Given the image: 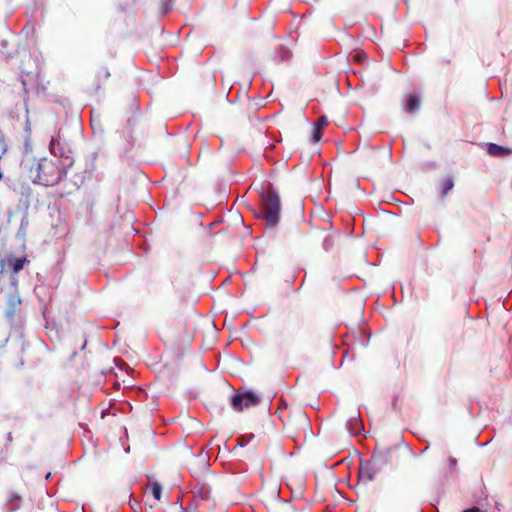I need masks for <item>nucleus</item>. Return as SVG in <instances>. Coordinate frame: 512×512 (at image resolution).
Here are the masks:
<instances>
[{
	"instance_id": "nucleus-12",
	"label": "nucleus",
	"mask_w": 512,
	"mask_h": 512,
	"mask_svg": "<svg viewBox=\"0 0 512 512\" xmlns=\"http://www.w3.org/2000/svg\"><path fill=\"white\" fill-rule=\"evenodd\" d=\"M148 487L151 490L153 497L158 501L161 500L162 486L158 482H152Z\"/></svg>"
},
{
	"instance_id": "nucleus-14",
	"label": "nucleus",
	"mask_w": 512,
	"mask_h": 512,
	"mask_svg": "<svg viewBox=\"0 0 512 512\" xmlns=\"http://www.w3.org/2000/svg\"><path fill=\"white\" fill-rule=\"evenodd\" d=\"M312 138L314 140V142H318L321 140L322 138V129H321V126H315L314 129H313V134H312Z\"/></svg>"
},
{
	"instance_id": "nucleus-9",
	"label": "nucleus",
	"mask_w": 512,
	"mask_h": 512,
	"mask_svg": "<svg viewBox=\"0 0 512 512\" xmlns=\"http://www.w3.org/2000/svg\"><path fill=\"white\" fill-rule=\"evenodd\" d=\"M454 187V180H453V177L452 176H445L439 186H438V190H439V193H440V196L442 198H445L448 194L449 191H451Z\"/></svg>"
},
{
	"instance_id": "nucleus-16",
	"label": "nucleus",
	"mask_w": 512,
	"mask_h": 512,
	"mask_svg": "<svg viewBox=\"0 0 512 512\" xmlns=\"http://www.w3.org/2000/svg\"><path fill=\"white\" fill-rule=\"evenodd\" d=\"M8 499H9V501H10V502H14V501H16V500H20V499H21V497H20V495H18V494H17V493H15V492H10V493H9V496H8Z\"/></svg>"
},
{
	"instance_id": "nucleus-15",
	"label": "nucleus",
	"mask_w": 512,
	"mask_h": 512,
	"mask_svg": "<svg viewBox=\"0 0 512 512\" xmlns=\"http://www.w3.org/2000/svg\"><path fill=\"white\" fill-rule=\"evenodd\" d=\"M328 124V120L325 116H322L318 119V123L315 126H321V129Z\"/></svg>"
},
{
	"instance_id": "nucleus-13",
	"label": "nucleus",
	"mask_w": 512,
	"mask_h": 512,
	"mask_svg": "<svg viewBox=\"0 0 512 512\" xmlns=\"http://www.w3.org/2000/svg\"><path fill=\"white\" fill-rule=\"evenodd\" d=\"M304 326V320L297 317L292 323V330L296 333L301 332L304 329Z\"/></svg>"
},
{
	"instance_id": "nucleus-6",
	"label": "nucleus",
	"mask_w": 512,
	"mask_h": 512,
	"mask_svg": "<svg viewBox=\"0 0 512 512\" xmlns=\"http://www.w3.org/2000/svg\"><path fill=\"white\" fill-rule=\"evenodd\" d=\"M110 77V73L106 68L101 69L98 71L97 75L95 76V79L93 80L91 84V91L93 93H97L101 87L102 83L106 82Z\"/></svg>"
},
{
	"instance_id": "nucleus-4",
	"label": "nucleus",
	"mask_w": 512,
	"mask_h": 512,
	"mask_svg": "<svg viewBox=\"0 0 512 512\" xmlns=\"http://www.w3.org/2000/svg\"><path fill=\"white\" fill-rule=\"evenodd\" d=\"M260 403V398L253 392H245L235 394L231 399V405L237 412H241L244 409L255 407Z\"/></svg>"
},
{
	"instance_id": "nucleus-19",
	"label": "nucleus",
	"mask_w": 512,
	"mask_h": 512,
	"mask_svg": "<svg viewBox=\"0 0 512 512\" xmlns=\"http://www.w3.org/2000/svg\"><path fill=\"white\" fill-rule=\"evenodd\" d=\"M2 178H3V174H2V172L0 171V181L2 180Z\"/></svg>"
},
{
	"instance_id": "nucleus-18",
	"label": "nucleus",
	"mask_w": 512,
	"mask_h": 512,
	"mask_svg": "<svg viewBox=\"0 0 512 512\" xmlns=\"http://www.w3.org/2000/svg\"><path fill=\"white\" fill-rule=\"evenodd\" d=\"M131 508H132L134 511H136V510H137V508H140V506H139V504H138L137 502H135V503L131 504Z\"/></svg>"
},
{
	"instance_id": "nucleus-20",
	"label": "nucleus",
	"mask_w": 512,
	"mask_h": 512,
	"mask_svg": "<svg viewBox=\"0 0 512 512\" xmlns=\"http://www.w3.org/2000/svg\"><path fill=\"white\" fill-rule=\"evenodd\" d=\"M182 512H188L186 509H183Z\"/></svg>"
},
{
	"instance_id": "nucleus-5",
	"label": "nucleus",
	"mask_w": 512,
	"mask_h": 512,
	"mask_svg": "<svg viewBox=\"0 0 512 512\" xmlns=\"http://www.w3.org/2000/svg\"><path fill=\"white\" fill-rule=\"evenodd\" d=\"M375 474L376 470L371 464L365 463L360 465L358 478L359 481L362 482L363 484L371 482L374 479Z\"/></svg>"
},
{
	"instance_id": "nucleus-10",
	"label": "nucleus",
	"mask_w": 512,
	"mask_h": 512,
	"mask_svg": "<svg viewBox=\"0 0 512 512\" xmlns=\"http://www.w3.org/2000/svg\"><path fill=\"white\" fill-rule=\"evenodd\" d=\"M25 262H26L25 257H23V258L12 257L7 260V265L11 269L13 274H17L23 269Z\"/></svg>"
},
{
	"instance_id": "nucleus-7",
	"label": "nucleus",
	"mask_w": 512,
	"mask_h": 512,
	"mask_svg": "<svg viewBox=\"0 0 512 512\" xmlns=\"http://www.w3.org/2000/svg\"><path fill=\"white\" fill-rule=\"evenodd\" d=\"M21 299L16 294H10L8 297V309L6 312L7 317L13 318L21 308Z\"/></svg>"
},
{
	"instance_id": "nucleus-3",
	"label": "nucleus",
	"mask_w": 512,
	"mask_h": 512,
	"mask_svg": "<svg viewBox=\"0 0 512 512\" xmlns=\"http://www.w3.org/2000/svg\"><path fill=\"white\" fill-rule=\"evenodd\" d=\"M280 418L284 421L285 427L291 435L305 432L309 427V420L306 414L300 410L288 414L286 410L281 409Z\"/></svg>"
},
{
	"instance_id": "nucleus-2",
	"label": "nucleus",
	"mask_w": 512,
	"mask_h": 512,
	"mask_svg": "<svg viewBox=\"0 0 512 512\" xmlns=\"http://www.w3.org/2000/svg\"><path fill=\"white\" fill-rule=\"evenodd\" d=\"M262 201V213L266 226L274 228L280 220V198L273 189H269L267 193L262 196Z\"/></svg>"
},
{
	"instance_id": "nucleus-1",
	"label": "nucleus",
	"mask_w": 512,
	"mask_h": 512,
	"mask_svg": "<svg viewBox=\"0 0 512 512\" xmlns=\"http://www.w3.org/2000/svg\"><path fill=\"white\" fill-rule=\"evenodd\" d=\"M36 171L37 175L34 179V183L43 186H54L58 184L65 175V171L61 169L55 161L47 158L38 161Z\"/></svg>"
},
{
	"instance_id": "nucleus-11",
	"label": "nucleus",
	"mask_w": 512,
	"mask_h": 512,
	"mask_svg": "<svg viewBox=\"0 0 512 512\" xmlns=\"http://www.w3.org/2000/svg\"><path fill=\"white\" fill-rule=\"evenodd\" d=\"M419 107H420V99H419V97L414 95V94H408L407 95L406 106H405L406 112L412 113V112L418 110Z\"/></svg>"
},
{
	"instance_id": "nucleus-8",
	"label": "nucleus",
	"mask_w": 512,
	"mask_h": 512,
	"mask_svg": "<svg viewBox=\"0 0 512 512\" xmlns=\"http://www.w3.org/2000/svg\"><path fill=\"white\" fill-rule=\"evenodd\" d=\"M510 152H511L510 149H508L506 147L499 146L494 143H489L487 146V153L493 157H504V156H507L508 154H510Z\"/></svg>"
},
{
	"instance_id": "nucleus-17",
	"label": "nucleus",
	"mask_w": 512,
	"mask_h": 512,
	"mask_svg": "<svg viewBox=\"0 0 512 512\" xmlns=\"http://www.w3.org/2000/svg\"><path fill=\"white\" fill-rule=\"evenodd\" d=\"M464 512H481V510L479 508H477V507H474V508L465 510Z\"/></svg>"
}]
</instances>
